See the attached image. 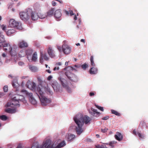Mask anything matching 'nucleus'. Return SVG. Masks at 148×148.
<instances>
[{"mask_svg": "<svg viewBox=\"0 0 148 148\" xmlns=\"http://www.w3.org/2000/svg\"><path fill=\"white\" fill-rule=\"evenodd\" d=\"M73 119L77 125L76 127V131L77 134L79 135L84 130L82 128L84 123L87 124L91 120V118L88 116L85 115L84 116L81 114L76 115L74 117Z\"/></svg>", "mask_w": 148, "mask_h": 148, "instance_id": "1", "label": "nucleus"}, {"mask_svg": "<svg viewBox=\"0 0 148 148\" xmlns=\"http://www.w3.org/2000/svg\"><path fill=\"white\" fill-rule=\"evenodd\" d=\"M37 78L40 85H39L37 88L36 94L40 99L42 105L44 106H46L50 103L51 101L50 99L47 98L44 95V92L42 90V86L41 84L43 82L42 79L39 77H38Z\"/></svg>", "mask_w": 148, "mask_h": 148, "instance_id": "2", "label": "nucleus"}, {"mask_svg": "<svg viewBox=\"0 0 148 148\" xmlns=\"http://www.w3.org/2000/svg\"><path fill=\"white\" fill-rule=\"evenodd\" d=\"M19 97L18 95L15 96L13 98L12 101L11 102H8L6 104L7 107H10L12 108L14 107V106H20L19 104V101L21 100L18 97Z\"/></svg>", "mask_w": 148, "mask_h": 148, "instance_id": "3", "label": "nucleus"}, {"mask_svg": "<svg viewBox=\"0 0 148 148\" xmlns=\"http://www.w3.org/2000/svg\"><path fill=\"white\" fill-rule=\"evenodd\" d=\"M29 8L27 9L25 12H21L19 13L20 17L22 20L26 21L30 19V16L29 13Z\"/></svg>", "mask_w": 148, "mask_h": 148, "instance_id": "4", "label": "nucleus"}, {"mask_svg": "<svg viewBox=\"0 0 148 148\" xmlns=\"http://www.w3.org/2000/svg\"><path fill=\"white\" fill-rule=\"evenodd\" d=\"M9 25L11 27L15 28L19 30H21L22 29L21 23L16 21L14 19H11L10 20Z\"/></svg>", "mask_w": 148, "mask_h": 148, "instance_id": "5", "label": "nucleus"}, {"mask_svg": "<svg viewBox=\"0 0 148 148\" xmlns=\"http://www.w3.org/2000/svg\"><path fill=\"white\" fill-rule=\"evenodd\" d=\"M66 40L63 41V44L62 46V51L65 54H68L71 52V48L69 46L67 45Z\"/></svg>", "mask_w": 148, "mask_h": 148, "instance_id": "6", "label": "nucleus"}, {"mask_svg": "<svg viewBox=\"0 0 148 148\" xmlns=\"http://www.w3.org/2000/svg\"><path fill=\"white\" fill-rule=\"evenodd\" d=\"M65 75L71 81L74 82L77 81V77L75 75L71 73L70 72L66 71L65 73Z\"/></svg>", "mask_w": 148, "mask_h": 148, "instance_id": "7", "label": "nucleus"}, {"mask_svg": "<svg viewBox=\"0 0 148 148\" xmlns=\"http://www.w3.org/2000/svg\"><path fill=\"white\" fill-rule=\"evenodd\" d=\"M58 79L60 81L63 87L66 89L69 92H71V89L68 85L66 80L61 77H59Z\"/></svg>", "mask_w": 148, "mask_h": 148, "instance_id": "8", "label": "nucleus"}, {"mask_svg": "<svg viewBox=\"0 0 148 148\" xmlns=\"http://www.w3.org/2000/svg\"><path fill=\"white\" fill-rule=\"evenodd\" d=\"M29 13L30 18L33 21L37 20L38 18V13H36L35 11H33L31 9L29 8Z\"/></svg>", "mask_w": 148, "mask_h": 148, "instance_id": "9", "label": "nucleus"}, {"mask_svg": "<svg viewBox=\"0 0 148 148\" xmlns=\"http://www.w3.org/2000/svg\"><path fill=\"white\" fill-rule=\"evenodd\" d=\"M89 112L91 115L94 116H98L100 115L101 113L97 111V110L92 108H91V110L89 111Z\"/></svg>", "mask_w": 148, "mask_h": 148, "instance_id": "10", "label": "nucleus"}, {"mask_svg": "<svg viewBox=\"0 0 148 148\" xmlns=\"http://www.w3.org/2000/svg\"><path fill=\"white\" fill-rule=\"evenodd\" d=\"M18 46L19 48H22L28 47V45L27 43L25 41L21 40L18 42Z\"/></svg>", "mask_w": 148, "mask_h": 148, "instance_id": "11", "label": "nucleus"}, {"mask_svg": "<svg viewBox=\"0 0 148 148\" xmlns=\"http://www.w3.org/2000/svg\"><path fill=\"white\" fill-rule=\"evenodd\" d=\"M47 53L49 56L53 58L55 56L54 52L51 46H49L47 49Z\"/></svg>", "mask_w": 148, "mask_h": 148, "instance_id": "12", "label": "nucleus"}, {"mask_svg": "<svg viewBox=\"0 0 148 148\" xmlns=\"http://www.w3.org/2000/svg\"><path fill=\"white\" fill-rule=\"evenodd\" d=\"M49 58L47 56L46 54H43L42 52H40V62L41 64H42L43 62V59L47 61L49 60Z\"/></svg>", "mask_w": 148, "mask_h": 148, "instance_id": "13", "label": "nucleus"}, {"mask_svg": "<svg viewBox=\"0 0 148 148\" xmlns=\"http://www.w3.org/2000/svg\"><path fill=\"white\" fill-rule=\"evenodd\" d=\"M62 14L60 10L58 9L55 11L54 16L56 18L58 19V20H57V21H60L61 20L60 18Z\"/></svg>", "mask_w": 148, "mask_h": 148, "instance_id": "14", "label": "nucleus"}, {"mask_svg": "<svg viewBox=\"0 0 148 148\" xmlns=\"http://www.w3.org/2000/svg\"><path fill=\"white\" fill-rule=\"evenodd\" d=\"M11 47H12L9 44L5 43L3 45V49L7 52H9Z\"/></svg>", "mask_w": 148, "mask_h": 148, "instance_id": "15", "label": "nucleus"}, {"mask_svg": "<svg viewBox=\"0 0 148 148\" xmlns=\"http://www.w3.org/2000/svg\"><path fill=\"white\" fill-rule=\"evenodd\" d=\"M114 137L116 139L119 141L123 139V136L119 132L116 133V134L115 135Z\"/></svg>", "mask_w": 148, "mask_h": 148, "instance_id": "16", "label": "nucleus"}, {"mask_svg": "<svg viewBox=\"0 0 148 148\" xmlns=\"http://www.w3.org/2000/svg\"><path fill=\"white\" fill-rule=\"evenodd\" d=\"M55 9L53 8H51L47 12V16H51L53 15H54V12Z\"/></svg>", "mask_w": 148, "mask_h": 148, "instance_id": "17", "label": "nucleus"}, {"mask_svg": "<svg viewBox=\"0 0 148 148\" xmlns=\"http://www.w3.org/2000/svg\"><path fill=\"white\" fill-rule=\"evenodd\" d=\"M9 53L12 56H16V49L14 47H12L9 52Z\"/></svg>", "mask_w": 148, "mask_h": 148, "instance_id": "18", "label": "nucleus"}, {"mask_svg": "<svg viewBox=\"0 0 148 148\" xmlns=\"http://www.w3.org/2000/svg\"><path fill=\"white\" fill-rule=\"evenodd\" d=\"M66 137L68 140L69 141L74 139L75 138V136L73 134H70L66 135Z\"/></svg>", "mask_w": 148, "mask_h": 148, "instance_id": "19", "label": "nucleus"}, {"mask_svg": "<svg viewBox=\"0 0 148 148\" xmlns=\"http://www.w3.org/2000/svg\"><path fill=\"white\" fill-rule=\"evenodd\" d=\"M98 70L97 68L92 67L91 68L89 71L90 73L91 74H95L97 73Z\"/></svg>", "mask_w": 148, "mask_h": 148, "instance_id": "20", "label": "nucleus"}, {"mask_svg": "<svg viewBox=\"0 0 148 148\" xmlns=\"http://www.w3.org/2000/svg\"><path fill=\"white\" fill-rule=\"evenodd\" d=\"M38 18L41 19L45 18L47 16L46 15L43 14L40 10L38 12Z\"/></svg>", "mask_w": 148, "mask_h": 148, "instance_id": "21", "label": "nucleus"}, {"mask_svg": "<svg viewBox=\"0 0 148 148\" xmlns=\"http://www.w3.org/2000/svg\"><path fill=\"white\" fill-rule=\"evenodd\" d=\"M29 69L33 72H36L37 71V68L34 66L30 65L29 66Z\"/></svg>", "mask_w": 148, "mask_h": 148, "instance_id": "22", "label": "nucleus"}, {"mask_svg": "<svg viewBox=\"0 0 148 148\" xmlns=\"http://www.w3.org/2000/svg\"><path fill=\"white\" fill-rule=\"evenodd\" d=\"M21 92H23L26 95H28L29 97V98H32L33 97V94L32 93H29L25 90H21Z\"/></svg>", "mask_w": 148, "mask_h": 148, "instance_id": "23", "label": "nucleus"}, {"mask_svg": "<svg viewBox=\"0 0 148 148\" xmlns=\"http://www.w3.org/2000/svg\"><path fill=\"white\" fill-rule=\"evenodd\" d=\"M45 90L48 94H49L51 95H52L53 94V92L52 91L48 86L45 88Z\"/></svg>", "mask_w": 148, "mask_h": 148, "instance_id": "24", "label": "nucleus"}, {"mask_svg": "<svg viewBox=\"0 0 148 148\" xmlns=\"http://www.w3.org/2000/svg\"><path fill=\"white\" fill-rule=\"evenodd\" d=\"M5 112L10 113H13L16 112V111L15 109L13 110L10 108H8L5 110Z\"/></svg>", "mask_w": 148, "mask_h": 148, "instance_id": "25", "label": "nucleus"}, {"mask_svg": "<svg viewBox=\"0 0 148 148\" xmlns=\"http://www.w3.org/2000/svg\"><path fill=\"white\" fill-rule=\"evenodd\" d=\"M58 85V83L56 81H54L52 84V86L54 90L56 89L57 88V86Z\"/></svg>", "mask_w": 148, "mask_h": 148, "instance_id": "26", "label": "nucleus"}, {"mask_svg": "<svg viewBox=\"0 0 148 148\" xmlns=\"http://www.w3.org/2000/svg\"><path fill=\"white\" fill-rule=\"evenodd\" d=\"M66 144L64 141H63L60 143L56 147V148H60L64 146Z\"/></svg>", "mask_w": 148, "mask_h": 148, "instance_id": "27", "label": "nucleus"}, {"mask_svg": "<svg viewBox=\"0 0 148 148\" xmlns=\"http://www.w3.org/2000/svg\"><path fill=\"white\" fill-rule=\"evenodd\" d=\"M12 85L14 88H17L18 86V84L17 83V81L16 80L13 81L12 82Z\"/></svg>", "mask_w": 148, "mask_h": 148, "instance_id": "28", "label": "nucleus"}, {"mask_svg": "<svg viewBox=\"0 0 148 148\" xmlns=\"http://www.w3.org/2000/svg\"><path fill=\"white\" fill-rule=\"evenodd\" d=\"M37 59V53L36 52H35L33 55L32 60L33 61L36 62V61Z\"/></svg>", "mask_w": 148, "mask_h": 148, "instance_id": "29", "label": "nucleus"}, {"mask_svg": "<svg viewBox=\"0 0 148 148\" xmlns=\"http://www.w3.org/2000/svg\"><path fill=\"white\" fill-rule=\"evenodd\" d=\"M15 32V30L14 29H9L7 31V34L9 36L14 33Z\"/></svg>", "mask_w": 148, "mask_h": 148, "instance_id": "30", "label": "nucleus"}, {"mask_svg": "<svg viewBox=\"0 0 148 148\" xmlns=\"http://www.w3.org/2000/svg\"><path fill=\"white\" fill-rule=\"evenodd\" d=\"M29 100L30 102L33 105H35L37 103L34 97L29 98Z\"/></svg>", "mask_w": 148, "mask_h": 148, "instance_id": "31", "label": "nucleus"}, {"mask_svg": "<svg viewBox=\"0 0 148 148\" xmlns=\"http://www.w3.org/2000/svg\"><path fill=\"white\" fill-rule=\"evenodd\" d=\"M18 55L20 57H23L25 55V52L24 51L22 50L19 53Z\"/></svg>", "mask_w": 148, "mask_h": 148, "instance_id": "32", "label": "nucleus"}, {"mask_svg": "<svg viewBox=\"0 0 148 148\" xmlns=\"http://www.w3.org/2000/svg\"><path fill=\"white\" fill-rule=\"evenodd\" d=\"M90 60L91 65H92V66H93L94 67L95 66V64L94 62L93 56H91L90 57Z\"/></svg>", "mask_w": 148, "mask_h": 148, "instance_id": "33", "label": "nucleus"}, {"mask_svg": "<svg viewBox=\"0 0 148 148\" xmlns=\"http://www.w3.org/2000/svg\"><path fill=\"white\" fill-rule=\"evenodd\" d=\"M8 118L7 116L5 115H2L0 116V119L3 121H6Z\"/></svg>", "mask_w": 148, "mask_h": 148, "instance_id": "34", "label": "nucleus"}, {"mask_svg": "<svg viewBox=\"0 0 148 148\" xmlns=\"http://www.w3.org/2000/svg\"><path fill=\"white\" fill-rule=\"evenodd\" d=\"M111 112L112 114H114L116 116H119L120 115V114L119 113L114 110H112Z\"/></svg>", "mask_w": 148, "mask_h": 148, "instance_id": "35", "label": "nucleus"}, {"mask_svg": "<svg viewBox=\"0 0 148 148\" xmlns=\"http://www.w3.org/2000/svg\"><path fill=\"white\" fill-rule=\"evenodd\" d=\"M96 148H107L106 146L103 145H95Z\"/></svg>", "mask_w": 148, "mask_h": 148, "instance_id": "36", "label": "nucleus"}, {"mask_svg": "<svg viewBox=\"0 0 148 148\" xmlns=\"http://www.w3.org/2000/svg\"><path fill=\"white\" fill-rule=\"evenodd\" d=\"M5 37L2 34L0 37V40L1 42H4L5 41Z\"/></svg>", "mask_w": 148, "mask_h": 148, "instance_id": "37", "label": "nucleus"}, {"mask_svg": "<svg viewBox=\"0 0 148 148\" xmlns=\"http://www.w3.org/2000/svg\"><path fill=\"white\" fill-rule=\"evenodd\" d=\"M81 67L84 70H85L88 67V66L87 64L85 63L83 65H82Z\"/></svg>", "mask_w": 148, "mask_h": 148, "instance_id": "38", "label": "nucleus"}, {"mask_svg": "<svg viewBox=\"0 0 148 148\" xmlns=\"http://www.w3.org/2000/svg\"><path fill=\"white\" fill-rule=\"evenodd\" d=\"M95 106L99 109L100 110L102 111H103V107H101L100 106H98L96 104H95Z\"/></svg>", "mask_w": 148, "mask_h": 148, "instance_id": "39", "label": "nucleus"}, {"mask_svg": "<svg viewBox=\"0 0 148 148\" xmlns=\"http://www.w3.org/2000/svg\"><path fill=\"white\" fill-rule=\"evenodd\" d=\"M30 85L31 86L32 88V89H34L36 87V84L34 82L31 83L30 84Z\"/></svg>", "mask_w": 148, "mask_h": 148, "instance_id": "40", "label": "nucleus"}, {"mask_svg": "<svg viewBox=\"0 0 148 148\" xmlns=\"http://www.w3.org/2000/svg\"><path fill=\"white\" fill-rule=\"evenodd\" d=\"M108 130V129L106 128L105 127L104 128H102L101 129V132L103 133H105L107 132V130Z\"/></svg>", "mask_w": 148, "mask_h": 148, "instance_id": "41", "label": "nucleus"}, {"mask_svg": "<svg viewBox=\"0 0 148 148\" xmlns=\"http://www.w3.org/2000/svg\"><path fill=\"white\" fill-rule=\"evenodd\" d=\"M3 90L4 92H6L8 91V88L7 86H4Z\"/></svg>", "mask_w": 148, "mask_h": 148, "instance_id": "42", "label": "nucleus"}, {"mask_svg": "<svg viewBox=\"0 0 148 148\" xmlns=\"http://www.w3.org/2000/svg\"><path fill=\"white\" fill-rule=\"evenodd\" d=\"M57 47L58 51L60 52H61L62 51V48L60 46L57 45Z\"/></svg>", "mask_w": 148, "mask_h": 148, "instance_id": "43", "label": "nucleus"}, {"mask_svg": "<svg viewBox=\"0 0 148 148\" xmlns=\"http://www.w3.org/2000/svg\"><path fill=\"white\" fill-rule=\"evenodd\" d=\"M137 134L138 135L139 137L141 138H143L144 137V136L143 134H141L139 132L137 133Z\"/></svg>", "mask_w": 148, "mask_h": 148, "instance_id": "44", "label": "nucleus"}, {"mask_svg": "<svg viewBox=\"0 0 148 148\" xmlns=\"http://www.w3.org/2000/svg\"><path fill=\"white\" fill-rule=\"evenodd\" d=\"M109 116H106L102 118V119L103 120H107L109 119Z\"/></svg>", "mask_w": 148, "mask_h": 148, "instance_id": "45", "label": "nucleus"}, {"mask_svg": "<svg viewBox=\"0 0 148 148\" xmlns=\"http://www.w3.org/2000/svg\"><path fill=\"white\" fill-rule=\"evenodd\" d=\"M69 13L70 14V15L71 16H72L73 15H74V14L73 13V12L72 10H69Z\"/></svg>", "mask_w": 148, "mask_h": 148, "instance_id": "46", "label": "nucleus"}, {"mask_svg": "<svg viewBox=\"0 0 148 148\" xmlns=\"http://www.w3.org/2000/svg\"><path fill=\"white\" fill-rule=\"evenodd\" d=\"M116 142L115 141H112L110 143L109 145H111L112 144H113L114 145V144H116Z\"/></svg>", "mask_w": 148, "mask_h": 148, "instance_id": "47", "label": "nucleus"}, {"mask_svg": "<svg viewBox=\"0 0 148 148\" xmlns=\"http://www.w3.org/2000/svg\"><path fill=\"white\" fill-rule=\"evenodd\" d=\"M52 78V76L51 75H50L48 76L47 78V80L48 81H50Z\"/></svg>", "mask_w": 148, "mask_h": 148, "instance_id": "48", "label": "nucleus"}, {"mask_svg": "<svg viewBox=\"0 0 148 148\" xmlns=\"http://www.w3.org/2000/svg\"><path fill=\"white\" fill-rule=\"evenodd\" d=\"M59 69V67H54V68H53V70L54 71H55L56 70H58Z\"/></svg>", "mask_w": 148, "mask_h": 148, "instance_id": "49", "label": "nucleus"}, {"mask_svg": "<svg viewBox=\"0 0 148 148\" xmlns=\"http://www.w3.org/2000/svg\"><path fill=\"white\" fill-rule=\"evenodd\" d=\"M52 5L53 6H55L56 5V2L54 1H52Z\"/></svg>", "mask_w": 148, "mask_h": 148, "instance_id": "50", "label": "nucleus"}, {"mask_svg": "<svg viewBox=\"0 0 148 148\" xmlns=\"http://www.w3.org/2000/svg\"><path fill=\"white\" fill-rule=\"evenodd\" d=\"M95 95V94L92 92H90L89 93V95L90 96H92L94 95Z\"/></svg>", "mask_w": 148, "mask_h": 148, "instance_id": "51", "label": "nucleus"}, {"mask_svg": "<svg viewBox=\"0 0 148 148\" xmlns=\"http://www.w3.org/2000/svg\"><path fill=\"white\" fill-rule=\"evenodd\" d=\"M2 42H0V48H1L2 47H3V45L4 44L2 43Z\"/></svg>", "mask_w": 148, "mask_h": 148, "instance_id": "52", "label": "nucleus"}, {"mask_svg": "<svg viewBox=\"0 0 148 148\" xmlns=\"http://www.w3.org/2000/svg\"><path fill=\"white\" fill-rule=\"evenodd\" d=\"M18 64L20 65H22L24 64V63L22 62H19L18 63Z\"/></svg>", "mask_w": 148, "mask_h": 148, "instance_id": "53", "label": "nucleus"}, {"mask_svg": "<svg viewBox=\"0 0 148 148\" xmlns=\"http://www.w3.org/2000/svg\"><path fill=\"white\" fill-rule=\"evenodd\" d=\"M2 29L3 30H5L6 29V27L3 25L2 26Z\"/></svg>", "mask_w": 148, "mask_h": 148, "instance_id": "54", "label": "nucleus"}, {"mask_svg": "<svg viewBox=\"0 0 148 148\" xmlns=\"http://www.w3.org/2000/svg\"><path fill=\"white\" fill-rule=\"evenodd\" d=\"M65 13L67 14V15H68L69 14H70L69 13V11H66V10H65Z\"/></svg>", "mask_w": 148, "mask_h": 148, "instance_id": "55", "label": "nucleus"}, {"mask_svg": "<svg viewBox=\"0 0 148 148\" xmlns=\"http://www.w3.org/2000/svg\"><path fill=\"white\" fill-rule=\"evenodd\" d=\"M2 56L3 58H5L6 56V55L5 53H3L2 54Z\"/></svg>", "mask_w": 148, "mask_h": 148, "instance_id": "56", "label": "nucleus"}, {"mask_svg": "<svg viewBox=\"0 0 148 148\" xmlns=\"http://www.w3.org/2000/svg\"><path fill=\"white\" fill-rule=\"evenodd\" d=\"M133 133L135 135H136L137 134H136V131L135 130H134L133 131Z\"/></svg>", "mask_w": 148, "mask_h": 148, "instance_id": "57", "label": "nucleus"}, {"mask_svg": "<svg viewBox=\"0 0 148 148\" xmlns=\"http://www.w3.org/2000/svg\"><path fill=\"white\" fill-rule=\"evenodd\" d=\"M56 64L58 65H61V63L60 62H58L56 63Z\"/></svg>", "mask_w": 148, "mask_h": 148, "instance_id": "58", "label": "nucleus"}, {"mask_svg": "<svg viewBox=\"0 0 148 148\" xmlns=\"http://www.w3.org/2000/svg\"><path fill=\"white\" fill-rule=\"evenodd\" d=\"M80 41L81 42H83L84 43L85 42V40L84 39H82Z\"/></svg>", "mask_w": 148, "mask_h": 148, "instance_id": "59", "label": "nucleus"}, {"mask_svg": "<svg viewBox=\"0 0 148 148\" xmlns=\"http://www.w3.org/2000/svg\"><path fill=\"white\" fill-rule=\"evenodd\" d=\"M46 71L49 73H51V71H50V70H46Z\"/></svg>", "mask_w": 148, "mask_h": 148, "instance_id": "60", "label": "nucleus"}, {"mask_svg": "<svg viewBox=\"0 0 148 148\" xmlns=\"http://www.w3.org/2000/svg\"><path fill=\"white\" fill-rule=\"evenodd\" d=\"M77 19V17L76 15H75L74 17V19L75 20H76Z\"/></svg>", "mask_w": 148, "mask_h": 148, "instance_id": "61", "label": "nucleus"}, {"mask_svg": "<svg viewBox=\"0 0 148 148\" xmlns=\"http://www.w3.org/2000/svg\"><path fill=\"white\" fill-rule=\"evenodd\" d=\"M68 64V62H66L65 63V65L66 66H67Z\"/></svg>", "mask_w": 148, "mask_h": 148, "instance_id": "62", "label": "nucleus"}, {"mask_svg": "<svg viewBox=\"0 0 148 148\" xmlns=\"http://www.w3.org/2000/svg\"><path fill=\"white\" fill-rule=\"evenodd\" d=\"M96 137H97V138H99V134H96Z\"/></svg>", "mask_w": 148, "mask_h": 148, "instance_id": "63", "label": "nucleus"}, {"mask_svg": "<svg viewBox=\"0 0 148 148\" xmlns=\"http://www.w3.org/2000/svg\"><path fill=\"white\" fill-rule=\"evenodd\" d=\"M69 67H70V66H68V67H66L64 69L65 70H67V69L69 68Z\"/></svg>", "mask_w": 148, "mask_h": 148, "instance_id": "64", "label": "nucleus"}]
</instances>
